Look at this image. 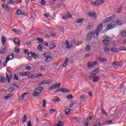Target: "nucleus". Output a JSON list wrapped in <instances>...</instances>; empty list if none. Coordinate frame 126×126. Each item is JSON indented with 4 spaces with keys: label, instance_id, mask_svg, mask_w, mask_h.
<instances>
[{
    "label": "nucleus",
    "instance_id": "nucleus-1",
    "mask_svg": "<svg viewBox=\"0 0 126 126\" xmlns=\"http://www.w3.org/2000/svg\"><path fill=\"white\" fill-rule=\"evenodd\" d=\"M65 44L67 46L66 47V49H67V48L69 49H74L76 47V44L74 41H72L71 43L68 42V41H66Z\"/></svg>",
    "mask_w": 126,
    "mask_h": 126
},
{
    "label": "nucleus",
    "instance_id": "nucleus-2",
    "mask_svg": "<svg viewBox=\"0 0 126 126\" xmlns=\"http://www.w3.org/2000/svg\"><path fill=\"white\" fill-rule=\"evenodd\" d=\"M43 91V87H39L35 89L34 92L33 94V96L34 97H37L42 93Z\"/></svg>",
    "mask_w": 126,
    "mask_h": 126
},
{
    "label": "nucleus",
    "instance_id": "nucleus-3",
    "mask_svg": "<svg viewBox=\"0 0 126 126\" xmlns=\"http://www.w3.org/2000/svg\"><path fill=\"white\" fill-rule=\"evenodd\" d=\"M105 2V0H96L95 2H91V4L92 5H101V4H103Z\"/></svg>",
    "mask_w": 126,
    "mask_h": 126
},
{
    "label": "nucleus",
    "instance_id": "nucleus-4",
    "mask_svg": "<svg viewBox=\"0 0 126 126\" xmlns=\"http://www.w3.org/2000/svg\"><path fill=\"white\" fill-rule=\"evenodd\" d=\"M116 26H117L116 22L112 21L110 24L107 26L106 30L108 31V30H111V29H114V28H116Z\"/></svg>",
    "mask_w": 126,
    "mask_h": 126
},
{
    "label": "nucleus",
    "instance_id": "nucleus-5",
    "mask_svg": "<svg viewBox=\"0 0 126 126\" xmlns=\"http://www.w3.org/2000/svg\"><path fill=\"white\" fill-rule=\"evenodd\" d=\"M96 75H90V79L92 80L93 82L95 83V82H97L99 79L100 78L98 76H95Z\"/></svg>",
    "mask_w": 126,
    "mask_h": 126
},
{
    "label": "nucleus",
    "instance_id": "nucleus-6",
    "mask_svg": "<svg viewBox=\"0 0 126 126\" xmlns=\"http://www.w3.org/2000/svg\"><path fill=\"white\" fill-rule=\"evenodd\" d=\"M115 16H112L111 17H107L105 18L104 20L103 21V23H108L111 22L112 20H113L115 19Z\"/></svg>",
    "mask_w": 126,
    "mask_h": 126
},
{
    "label": "nucleus",
    "instance_id": "nucleus-7",
    "mask_svg": "<svg viewBox=\"0 0 126 126\" xmlns=\"http://www.w3.org/2000/svg\"><path fill=\"white\" fill-rule=\"evenodd\" d=\"M61 85H62V84L61 83L59 84H55L51 86V87L48 89V90H53V89H57V88H59V87H61Z\"/></svg>",
    "mask_w": 126,
    "mask_h": 126
},
{
    "label": "nucleus",
    "instance_id": "nucleus-8",
    "mask_svg": "<svg viewBox=\"0 0 126 126\" xmlns=\"http://www.w3.org/2000/svg\"><path fill=\"white\" fill-rule=\"evenodd\" d=\"M51 83H53V81H52V80H45L42 81L40 83V85H45V84H51Z\"/></svg>",
    "mask_w": 126,
    "mask_h": 126
},
{
    "label": "nucleus",
    "instance_id": "nucleus-9",
    "mask_svg": "<svg viewBox=\"0 0 126 126\" xmlns=\"http://www.w3.org/2000/svg\"><path fill=\"white\" fill-rule=\"evenodd\" d=\"M88 15L90 16V17L93 18L94 19H95V18H97V14L95 13H92L90 12L88 13Z\"/></svg>",
    "mask_w": 126,
    "mask_h": 126
},
{
    "label": "nucleus",
    "instance_id": "nucleus-10",
    "mask_svg": "<svg viewBox=\"0 0 126 126\" xmlns=\"http://www.w3.org/2000/svg\"><path fill=\"white\" fill-rule=\"evenodd\" d=\"M52 102H54L55 104H58L59 102H61V98H59L58 96H54L52 99Z\"/></svg>",
    "mask_w": 126,
    "mask_h": 126
},
{
    "label": "nucleus",
    "instance_id": "nucleus-11",
    "mask_svg": "<svg viewBox=\"0 0 126 126\" xmlns=\"http://www.w3.org/2000/svg\"><path fill=\"white\" fill-rule=\"evenodd\" d=\"M92 37H93V32H91L88 34L87 36V41H91V40H92Z\"/></svg>",
    "mask_w": 126,
    "mask_h": 126
},
{
    "label": "nucleus",
    "instance_id": "nucleus-12",
    "mask_svg": "<svg viewBox=\"0 0 126 126\" xmlns=\"http://www.w3.org/2000/svg\"><path fill=\"white\" fill-rule=\"evenodd\" d=\"M46 55H47V53H45L44 54H43V57H46V61L48 62V63L51 62V61H52V57L50 56H46Z\"/></svg>",
    "mask_w": 126,
    "mask_h": 126
},
{
    "label": "nucleus",
    "instance_id": "nucleus-13",
    "mask_svg": "<svg viewBox=\"0 0 126 126\" xmlns=\"http://www.w3.org/2000/svg\"><path fill=\"white\" fill-rule=\"evenodd\" d=\"M95 64H97V63L95 62L94 63H93L91 62H89L88 63V67L89 68H93Z\"/></svg>",
    "mask_w": 126,
    "mask_h": 126
},
{
    "label": "nucleus",
    "instance_id": "nucleus-14",
    "mask_svg": "<svg viewBox=\"0 0 126 126\" xmlns=\"http://www.w3.org/2000/svg\"><path fill=\"white\" fill-rule=\"evenodd\" d=\"M17 15H23L24 16H25L26 14L25 12H21V10L20 9H18L17 10Z\"/></svg>",
    "mask_w": 126,
    "mask_h": 126
},
{
    "label": "nucleus",
    "instance_id": "nucleus-15",
    "mask_svg": "<svg viewBox=\"0 0 126 126\" xmlns=\"http://www.w3.org/2000/svg\"><path fill=\"white\" fill-rule=\"evenodd\" d=\"M68 62H69V59L68 58H66L65 60V62L62 65L63 67H66V65H67Z\"/></svg>",
    "mask_w": 126,
    "mask_h": 126
},
{
    "label": "nucleus",
    "instance_id": "nucleus-16",
    "mask_svg": "<svg viewBox=\"0 0 126 126\" xmlns=\"http://www.w3.org/2000/svg\"><path fill=\"white\" fill-rule=\"evenodd\" d=\"M99 71V68H96L91 73L90 75H96L97 73H98V72Z\"/></svg>",
    "mask_w": 126,
    "mask_h": 126
},
{
    "label": "nucleus",
    "instance_id": "nucleus-17",
    "mask_svg": "<svg viewBox=\"0 0 126 126\" xmlns=\"http://www.w3.org/2000/svg\"><path fill=\"white\" fill-rule=\"evenodd\" d=\"M28 94H30L29 93H26L25 94H22V95L19 97V100L23 101L25 95H27Z\"/></svg>",
    "mask_w": 126,
    "mask_h": 126
},
{
    "label": "nucleus",
    "instance_id": "nucleus-18",
    "mask_svg": "<svg viewBox=\"0 0 126 126\" xmlns=\"http://www.w3.org/2000/svg\"><path fill=\"white\" fill-rule=\"evenodd\" d=\"M97 60L98 62H100L101 63H106V62L107 61L106 59L103 58L102 57H99Z\"/></svg>",
    "mask_w": 126,
    "mask_h": 126
},
{
    "label": "nucleus",
    "instance_id": "nucleus-19",
    "mask_svg": "<svg viewBox=\"0 0 126 126\" xmlns=\"http://www.w3.org/2000/svg\"><path fill=\"white\" fill-rule=\"evenodd\" d=\"M13 41L14 43L18 45V46H19V45H20V40H19V39H18V38H15Z\"/></svg>",
    "mask_w": 126,
    "mask_h": 126
},
{
    "label": "nucleus",
    "instance_id": "nucleus-20",
    "mask_svg": "<svg viewBox=\"0 0 126 126\" xmlns=\"http://www.w3.org/2000/svg\"><path fill=\"white\" fill-rule=\"evenodd\" d=\"M27 121V115H24L23 117L22 118V124H24V123H26Z\"/></svg>",
    "mask_w": 126,
    "mask_h": 126
},
{
    "label": "nucleus",
    "instance_id": "nucleus-21",
    "mask_svg": "<svg viewBox=\"0 0 126 126\" xmlns=\"http://www.w3.org/2000/svg\"><path fill=\"white\" fill-rule=\"evenodd\" d=\"M93 25H94V23L93 22H91L88 26L87 27V29H88L89 30H90V29H91V28H92V27H93Z\"/></svg>",
    "mask_w": 126,
    "mask_h": 126
},
{
    "label": "nucleus",
    "instance_id": "nucleus-22",
    "mask_svg": "<svg viewBox=\"0 0 126 126\" xmlns=\"http://www.w3.org/2000/svg\"><path fill=\"white\" fill-rule=\"evenodd\" d=\"M103 27V23H100V24L98 26L97 29L95 31H97L98 32H100L101 31V29H102Z\"/></svg>",
    "mask_w": 126,
    "mask_h": 126
},
{
    "label": "nucleus",
    "instance_id": "nucleus-23",
    "mask_svg": "<svg viewBox=\"0 0 126 126\" xmlns=\"http://www.w3.org/2000/svg\"><path fill=\"white\" fill-rule=\"evenodd\" d=\"M98 36H99V32L97 31H95L94 35V39H97Z\"/></svg>",
    "mask_w": 126,
    "mask_h": 126
},
{
    "label": "nucleus",
    "instance_id": "nucleus-24",
    "mask_svg": "<svg viewBox=\"0 0 126 126\" xmlns=\"http://www.w3.org/2000/svg\"><path fill=\"white\" fill-rule=\"evenodd\" d=\"M60 92H63V93H67V92H70V91L66 89H61L60 90Z\"/></svg>",
    "mask_w": 126,
    "mask_h": 126
},
{
    "label": "nucleus",
    "instance_id": "nucleus-25",
    "mask_svg": "<svg viewBox=\"0 0 126 126\" xmlns=\"http://www.w3.org/2000/svg\"><path fill=\"white\" fill-rule=\"evenodd\" d=\"M2 7H3V8L5 10H8V9H9V8H8V6L6 4H3L2 5Z\"/></svg>",
    "mask_w": 126,
    "mask_h": 126
},
{
    "label": "nucleus",
    "instance_id": "nucleus-26",
    "mask_svg": "<svg viewBox=\"0 0 126 126\" xmlns=\"http://www.w3.org/2000/svg\"><path fill=\"white\" fill-rule=\"evenodd\" d=\"M88 124H89V120L86 118L84 121V126H88Z\"/></svg>",
    "mask_w": 126,
    "mask_h": 126
},
{
    "label": "nucleus",
    "instance_id": "nucleus-27",
    "mask_svg": "<svg viewBox=\"0 0 126 126\" xmlns=\"http://www.w3.org/2000/svg\"><path fill=\"white\" fill-rule=\"evenodd\" d=\"M75 21H76V23H82L83 21H84V19L82 18H80V19H78Z\"/></svg>",
    "mask_w": 126,
    "mask_h": 126
},
{
    "label": "nucleus",
    "instance_id": "nucleus-28",
    "mask_svg": "<svg viewBox=\"0 0 126 126\" xmlns=\"http://www.w3.org/2000/svg\"><path fill=\"white\" fill-rule=\"evenodd\" d=\"M111 40L109 39H104L103 40V42L104 44V45H105L106 46H108V44H109V41H110Z\"/></svg>",
    "mask_w": 126,
    "mask_h": 126
},
{
    "label": "nucleus",
    "instance_id": "nucleus-29",
    "mask_svg": "<svg viewBox=\"0 0 126 126\" xmlns=\"http://www.w3.org/2000/svg\"><path fill=\"white\" fill-rule=\"evenodd\" d=\"M1 41L2 45H4V44H5V37H4L3 35L1 37Z\"/></svg>",
    "mask_w": 126,
    "mask_h": 126
},
{
    "label": "nucleus",
    "instance_id": "nucleus-30",
    "mask_svg": "<svg viewBox=\"0 0 126 126\" xmlns=\"http://www.w3.org/2000/svg\"><path fill=\"white\" fill-rule=\"evenodd\" d=\"M49 47H50V50H52V49H54V48H56V44L51 43V44H50Z\"/></svg>",
    "mask_w": 126,
    "mask_h": 126
},
{
    "label": "nucleus",
    "instance_id": "nucleus-31",
    "mask_svg": "<svg viewBox=\"0 0 126 126\" xmlns=\"http://www.w3.org/2000/svg\"><path fill=\"white\" fill-rule=\"evenodd\" d=\"M36 39H37V41H39L38 43H41V44L44 43V40H43V39H42L40 37H37Z\"/></svg>",
    "mask_w": 126,
    "mask_h": 126
},
{
    "label": "nucleus",
    "instance_id": "nucleus-32",
    "mask_svg": "<svg viewBox=\"0 0 126 126\" xmlns=\"http://www.w3.org/2000/svg\"><path fill=\"white\" fill-rule=\"evenodd\" d=\"M13 56H14L13 54L10 55L8 56L6 60H9V61H10V60H12V59H13Z\"/></svg>",
    "mask_w": 126,
    "mask_h": 126
},
{
    "label": "nucleus",
    "instance_id": "nucleus-33",
    "mask_svg": "<svg viewBox=\"0 0 126 126\" xmlns=\"http://www.w3.org/2000/svg\"><path fill=\"white\" fill-rule=\"evenodd\" d=\"M6 52H7V49L6 48H4V49L0 51V54H4V53H6Z\"/></svg>",
    "mask_w": 126,
    "mask_h": 126
},
{
    "label": "nucleus",
    "instance_id": "nucleus-34",
    "mask_svg": "<svg viewBox=\"0 0 126 126\" xmlns=\"http://www.w3.org/2000/svg\"><path fill=\"white\" fill-rule=\"evenodd\" d=\"M86 51L87 52H90L91 51V48L90 45H87L86 46Z\"/></svg>",
    "mask_w": 126,
    "mask_h": 126
},
{
    "label": "nucleus",
    "instance_id": "nucleus-35",
    "mask_svg": "<svg viewBox=\"0 0 126 126\" xmlns=\"http://www.w3.org/2000/svg\"><path fill=\"white\" fill-rule=\"evenodd\" d=\"M44 17L45 18H49L51 17V13H47L45 14Z\"/></svg>",
    "mask_w": 126,
    "mask_h": 126
},
{
    "label": "nucleus",
    "instance_id": "nucleus-36",
    "mask_svg": "<svg viewBox=\"0 0 126 126\" xmlns=\"http://www.w3.org/2000/svg\"><path fill=\"white\" fill-rule=\"evenodd\" d=\"M13 95V94H8L7 95L4 97V98L6 100H7V99H9V98H10L11 97H12Z\"/></svg>",
    "mask_w": 126,
    "mask_h": 126
},
{
    "label": "nucleus",
    "instance_id": "nucleus-37",
    "mask_svg": "<svg viewBox=\"0 0 126 126\" xmlns=\"http://www.w3.org/2000/svg\"><path fill=\"white\" fill-rule=\"evenodd\" d=\"M65 16H66L67 18H71V14H70L68 12H66L65 13Z\"/></svg>",
    "mask_w": 126,
    "mask_h": 126
},
{
    "label": "nucleus",
    "instance_id": "nucleus-38",
    "mask_svg": "<svg viewBox=\"0 0 126 126\" xmlns=\"http://www.w3.org/2000/svg\"><path fill=\"white\" fill-rule=\"evenodd\" d=\"M111 51L112 52V53H117L118 52V50H117V48L112 47L111 48Z\"/></svg>",
    "mask_w": 126,
    "mask_h": 126
},
{
    "label": "nucleus",
    "instance_id": "nucleus-39",
    "mask_svg": "<svg viewBox=\"0 0 126 126\" xmlns=\"http://www.w3.org/2000/svg\"><path fill=\"white\" fill-rule=\"evenodd\" d=\"M34 56V53H29L28 57L30 58V59H33V57Z\"/></svg>",
    "mask_w": 126,
    "mask_h": 126
},
{
    "label": "nucleus",
    "instance_id": "nucleus-40",
    "mask_svg": "<svg viewBox=\"0 0 126 126\" xmlns=\"http://www.w3.org/2000/svg\"><path fill=\"white\" fill-rule=\"evenodd\" d=\"M28 77H29V78H32V79L37 78V77H36V76L34 75H28Z\"/></svg>",
    "mask_w": 126,
    "mask_h": 126
},
{
    "label": "nucleus",
    "instance_id": "nucleus-41",
    "mask_svg": "<svg viewBox=\"0 0 126 126\" xmlns=\"http://www.w3.org/2000/svg\"><path fill=\"white\" fill-rule=\"evenodd\" d=\"M124 37L122 34L120 33L118 35V39L120 40V41H122L123 39H124Z\"/></svg>",
    "mask_w": 126,
    "mask_h": 126
},
{
    "label": "nucleus",
    "instance_id": "nucleus-42",
    "mask_svg": "<svg viewBox=\"0 0 126 126\" xmlns=\"http://www.w3.org/2000/svg\"><path fill=\"white\" fill-rule=\"evenodd\" d=\"M101 113H102V115H103V116H105V117H107V113L106 112H105V110H104V109L103 108H102V109H101Z\"/></svg>",
    "mask_w": 126,
    "mask_h": 126
},
{
    "label": "nucleus",
    "instance_id": "nucleus-43",
    "mask_svg": "<svg viewBox=\"0 0 126 126\" xmlns=\"http://www.w3.org/2000/svg\"><path fill=\"white\" fill-rule=\"evenodd\" d=\"M120 34L122 35L123 37H126V32L125 31H122L120 33Z\"/></svg>",
    "mask_w": 126,
    "mask_h": 126
},
{
    "label": "nucleus",
    "instance_id": "nucleus-44",
    "mask_svg": "<svg viewBox=\"0 0 126 126\" xmlns=\"http://www.w3.org/2000/svg\"><path fill=\"white\" fill-rule=\"evenodd\" d=\"M33 58L34 59V60H38V59H39V57L37 54L34 53Z\"/></svg>",
    "mask_w": 126,
    "mask_h": 126
},
{
    "label": "nucleus",
    "instance_id": "nucleus-45",
    "mask_svg": "<svg viewBox=\"0 0 126 126\" xmlns=\"http://www.w3.org/2000/svg\"><path fill=\"white\" fill-rule=\"evenodd\" d=\"M49 112H50V114H54V113H55V112H57V110L50 109L49 110Z\"/></svg>",
    "mask_w": 126,
    "mask_h": 126
},
{
    "label": "nucleus",
    "instance_id": "nucleus-46",
    "mask_svg": "<svg viewBox=\"0 0 126 126\" xmlns=\"http://www.w3.org/2000/svg\"><path fill=\"white\" fill-rule=\"evenodd\" d=\"M116 25H119V26L123 25V23H122V22H121L120 20H118L116 22Z\"/></svg>",
    "mask_w": 126,
    "mask_h": 126
},
{
    "label": "nucleus",
    "instance_id": "nucleus-47",
    "mask_svg": "<svg viewBox=\"0 0 126 126\" xmlns=\"http://www.w3.org/2000/svg\"><path fill=\"white\" fill-rule=\"evenodd\" d=\"M7 4H11V5L14 4V1H13L12 0H8L7 1Z\"/></svg>",
    "mask_w": 126,
    "mask_h": 126
},
{
    "label": "nucleus",
    "instance_id": "nucleus-48",
    "mask_svg": "<svg viewBox=\"0 0 126 126\" xmlns=\"http://www.w3.org/2000/svg\"><path fill=\"white\" fill-rule=\"evenodd\" d=\"M64 124H63V121H59L58 122V126H63Z\"/></svg>",
    "mask_w": 126,
    "mask_h": 126
},
{
    "label": "nucleus",
    "instance_id": "nucleus-49",
    "mask_svg": "<svg viewBox=\"0 0 126 126\" xmlns=\"http://www.w3.org/2000/svg\"><path fill=\"white\" fill-rule=\"evenodd\" d=\"M65 112L66 115H69L70 113V110H69V109H66L65 110Z\"/></svg>",
    "mask_w": 126,
    "mask_h": 126
},
{
    "label": "nucleus",
    "instance_id": "nucleus-50",
    "mask_svg": "<svg viewBox=\"0 0 126 126\" xmlns=\"http://www.w3.org/2000/svg\"><path fill=\"white\" fill-rule=\"evenodd\" d=\"M123 7H122L121 6L120 7L118 10H117L116 12H117V13H121V12H122V9Z\"/></svg>",
    "mask_w": 126,
    "mask_h": 126
},
{
    "label": "nucleus",
    "instance_id": "nucleus-51",
    "mask_svg": "<svg viewBox=\"0 0 126 126\" xmlns=\"http://www.w3.org/2000/svg\"><path fill=\"white\" fill-rule=\"evenodd\" d=\"M120 51H126V47H120L119 48Z\"/></svg>",
    "mask_w": 126,
    "mask_h": 126
},
{
    "label": "nucleus",
    "instance_id": "nucleus-52",
    "mask_svg": "<svg viewBox=\"0 0 126 126\" xmlns=\"http://www.w3.org/2000/svg\"><path fill=\"white\" fill-rule=\"evenodd\" d=\"M26 68L27 70H31V69L32 68V67L31 66L26 65Z\"/></svg>",
    "mask_w": 126,
    "mask_h": 126
},
{
    "label": "nucleus",
    "instance_id": "nucleus-53",
    "mask_svg": "<svg viewBox=\"0 0 126 126\" xmlns=\"http://www.w3.org/2000/svg\"><path fill=\"white\" fill-rule=\"evenodd\" d=\"M75 104H76V102H75V101L73 102L72 103L70 104L69 105L70 108H72V107H73V106H74Z\"/></svg>",
    "mask_w": 126,
    "mask_h": 126
},
{
    "label": "nucleus",
    "instance_id": "nucleus-54",
    "mask_svg": "<svg viewBox=\"0 0 126 126\" xmlns=\"http://www.w3.org/2000/svg\"><path fill=\"white\" fill-rule=\"evenodd\" d=\"M8 90L9 92H13V91L15 90V89L14 88H10Z\"/></svg>",
    "mask_w": 126,
    "mask_h": 126
},
{
    "label": "nucleus",
    "instance_id": "nucleus-55",
    "mask_svg": "<svg viewBox=\"0 0 126 126\" xmlns=\"http://www.w3.org/2000/svg\"><path fill=\"white\" fill-rule=\"evenodd\" d=\"M67 99H68V100H70L71 99H72V98H73V96H72V95L70 94L67 96Z\"/></svg>",
    "mask_w": 126,
    "mask_h": 126
},
{
    "label": "nucleus",
    "instance_id": "nucleus-56",
    "mask_svg": "<svg viewBox=\"0 0 126 126\" xmlns=\"http://www.w3.org/2000/svg\"><path fill=\"white\" fill-rule=\"evenodd\" d=\"M44 126H50L51 123L50 122H46L44 124Z\"/></svg>",
    "mask_w": 126,
    "mask_h": 126
},
{
    "label": "nucleus",
    "instance_id": "nucleus-57",
    "mask_svg": "<svg viewBox=\"0 0 126 126\" xmlns=\"http://www.w3.org/2000/svg\"><path fill=\"white\" fill-rule=\"evenodd\" d=\"M42 45L41 44H39L38 46V49L39 51V52H41V51H42Z\"/></svg>",
    "mask_w": 126,
    "mask_h": 126
},
{
    "label": "nucleus",
    "instance_id": "nucleus-58",
    "mask_svg": "<svg viewBox=\"0 0 126 126\" xmlns=\"http://www.w3.org/2000/svg\"><path fill=\"white\" fill-rule=\"evenodd\" d=\"M9 61V59H6V62H4L3 65L4 66H5L7 64V62Z\"/></svg>",
    "mask_w": 126,
    "mask_h": 126
},
{
    "label": "nucleus",
    "instance_id": "nucleus-59",
    "mask_svg": "<svg viewBox=\"0 0 126 126\" xmlns=\"http://www.w3.org/2000/svg\"><path fill=\"white\" fill-rule=\"evenodd\" d=\"M28 126H32V122H31V120L28 121Z\"/></svg>",
    "mask_w": 126,
    "mask_h": 126
},
{
    "label": "nucleus",
    "instance_id": "nucleus-60",
    "mask_svg": "<svg viewBox=\"0 0 126 126\" xmlns=\"http://www.w3.org/2000/svg\"><path fill=\"white\" fill-rule=\"evenodd\" d=\"M20 75H22L23 76H26V73L25 72H22L20 73Z\"/></svg>",
    "mask_w": 126,
    "mask_h": 126
},
{
    "label": "nucleus",
    "instance_id": "nucleus-61",
    "mask_svg": "<svg viewBox=\"0 0 126 126\" xmlns=\"http://www.w3.org/2000/svg\"><path fill=\"white\" fill-rule=\"evenodd\" d=\"M6 78H2L0 80V82H4V81H5L6 80Z\"/></svg>",
    "mask_w": 126,
    "mask_h": 126
},
{
    "label": "nucleus",
    "instance_id": "nucleus-62",
    "mask_svg": "<svg viewBox=\"0 0 126 126\" xmlns=\"http://www.w3.org/2000/svg\"><path fill=\"white\" fill-rule=\"evenodd\" d=\"M43 107H46V103H47V101H46L45 99H44L43 100Z\"/></svg>",
    "mask_w": 126,
    "mask_h": 126
},
{
    "label": "nucleus",
    "instance_id": "nucleus-63",
    "mask_svg": "<svg viewBox=\"0 0 126 126\" xmlns=\"http://www.w3.org/2000/svg\"><path fill=\"white\" fill-rule=\"evenodd\" d=\"M45 3H46V2L45 1V0H42L40 2V4H41V5H44V4H45Z\"/></svg>",
    "mask_w": 126,
    "mask_h": 126
},
{
    "label": "nucleus",
    "instance_id": "nucleus-64",
    "mask_svg": "<svg viewBox=\"0 0 126 126\" xmlns=\"http://www.w3.org/2000/svg\"><path fill=\"white\" fill-rule=\"evenodd\" d=\"M6 77L7 79H11L12 76L11 75H8V74H6Z\"/></svg>",
    "mask_w": 126,
    "mask_h": 126
}]
</instances>
